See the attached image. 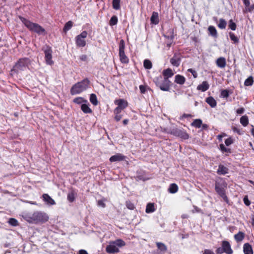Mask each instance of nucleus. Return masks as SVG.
<instances>
[{
    "label": "nucleus",
    "instance_id": "1",
    "mask_svg": "<svg viewBox=\"0 0 254 254\" xmlns=\"http://www.w3.org/2000/svg\"><path fill=\"white\" fill-rule=\"evenodd\" d=\"M22 216L25 221L31 224H43L46 223L49 220L48 214L42 211L24 213Z\"/></svg>",
    "mask_w": 254,
    "mask_h": 254
},
{
    "label": "nucleus",
    "instance_id": "2",
    "mask_svg": "<svg viewBox=\"0 0 254 254\" xmlns=\"http://www.w3.org/2000/svg\"><path fill=\"white\" fill-rule=\"evenodd\" d=\"M19 19L30 31L36 33L38 35H46L47 32L45 29L38 24L33 23L21 16H19Z\"/></svg>",
    "mask_w": 254,
    "mask_h": 254
},
{
    "label": "nucleus",
    "instance_id": "3",
    "mask_svg": "<svg viewBox=\"0 0 254 254\" xmlns=\"http://www.w3.org/2000/svg\"><path fill=\"white\" fill-rule=\"evenodd\" d=\"M89 87V81L87 79H84L81 82L75 84L70 89V93L72 95L79 94L85 91Z\"/></svg>",
    "mask_w": 254,
    "mask_h": 254
},
{
    "label": "nucleus",
    "instance_id": "4",
    "mask_svg": "<svg viewBox=\"0 0 254 254\" xmlns=\"http://www.w3.org/2000/svg\"><path fill=\"white\" fill-rule=\"evenodd\" d=\"M125 244V242L121 239L110 242L106 247V251L108 253H118L119 248L124 246Z\"/></svg>",
    "mask_w": 254,
    "mask_h": 254
},
{
    "label": "nucleus",
    "instance_id": "5",
    "mask_svg": "<svg viewBox=\"0 0 254 254\" xmlns=\"http://www.w3.org/2000/svg\"><path fill=\"white\" fill-rule=\"evenodd\" d=\"M154 81L156 85L162 91H168L170 89V81L167 78H164L161 76L156 77Z\"/></svg>",
    "mask_w": 254,
    "mask_h": 254
},
{
    "label": "nucleus",
    "instance_id": "6",
    "mask_svg": "<svg viewBox=\"0 0 254 254\" xmlns=\"http://www.w3.org/2000/svg\"><path fill=\"white\" fill-rule=\"evenodd\" d=\"M30 63V60L28 58L20 59L13 66V70L16 72L24 70L28 67Z\"/></svg>",
    "mask_w": 254,
    "mask_h": 254
},
{
    "label": "nucleus",
    "instance_id": "7",
    "mask_svg": "<svg viewBox=\"0 0 254 254\" xmlns=\"http://www.w3.org/2000/svg\"><path fill=\"white\" fill-rule=\"evenodd\" d=\"M87 36V32L84 31L75 37L76 45L77 47H83L86 45L85 38Z\"/></svg>",
    "mask_w": 254,
    "mask_h": 254
},
{
    "label": "nucleus",
    "instance_id": "8",
    "mask_svg": "<svg viewBox=\"0 0 254 254\" xmlns=\"http://www.w3.org/2000/svg\"><path fill=\"white\" fill-rule=\"evenodd\" d=\"M115 104L118 106L114 110L115 114H120L122 110L125 109L128 105V103L127 101L121 99L115 100Z\"/></svg>",
    "mask_w": 254,
    "mask_h": 254
},
{
    "label": "nucleus",
    "instance_id": "9",
    "mask_svg": "<svg viewBox=\"0 0 254 254\" xmlns=\"http://www.w3.org/2000/svg\"><path fill=\"white\" fill-rule=\"evenodd\" d=\"M225 186L224 185H222L219 183H216L215 184V190L226 202H228V198L225 194Z\"/></svg>",
    "mask_w": 254,
    "mask_h": 254
},
{
    "label": "nucleus",
    "instance_id": "10",
    "mask_svg": "<svg viewBox=\"0 0 254 254\" xmlns=\"http://www.w3.org/2000/svg\"><path fill=\"white\" fill-rule=\"evenodd\" d=\"M217 253H225L227 254H232L233 251L231 248L230 243L227 241H223L222 244V248L218 249Z\"/></svg>",
    "mask_w": 254,
    "mask_h": 254
},
{
    "label": "nucleus",
    "instance_id": "11",
    "mask_svg": "<svg viewBox=\"0 0 254 254\" xmlns=\"http://www.w3.org/2000/svg\"><path fill=\"white\" fill-rule=\"evenodd\" d=\"M45 58L46 64L49 65H52L54 62L52 60V50L50 47H47L44 50Z\"/></svg>",
    "mask_w": 254,
    "mask_h": 254
},
{
    "label": "nucleus",
    "instance_id": "12",
    "mask_svg": "<svg viewBox=\"0 0 254 254\" xmlns=\"http://www.w3.org/2000/svg\"><path fill=\"white\" fill-rule=\"evenodd\" d=\"M126 158V157L122 154L118 153L116 154L110 158V161L111 162H117V161H121L124 160Z\"/></svg>",
    "mask_w": 254,
    "mask_h": 254
},
{
    "label": "nucleus",
    "instance_id": "13",
    "mask_svg": "<svg viewBox=\"0 0 254 254\" xmlns=\"http://www.w3.org/2000/svg\"><path fill=\"white\" fill-rule=\"evenodd\" d=\"M43 200L48 205H54L56 204L55 200L48 194L45 193L42 195Z\"/></svg>",
    "mask_w": 254,
    "mask_h": 254
},
{
    "label": "nucleus",
    "instance_id": "14",
    "mask_svg": "<svg viewBox=\"0 0 254 254\" xmlns=\"http://www.w3.org/2000/svg\"><path fill=\"white\" fill-rule=\"evenodd\" d=\"M216 65L220 68H224L226 65V60L223 57L218 58L216 61Z\"/></svg>",
    "mask_w": 254,
    "mask_h": 254
},
{
    "label": "nucleus",
    "instance_id": "15",
    "mask_svg": "<svg viewBox=\"0 0 254 254\" xmlns=\"http://www.w3.org/2000/svg\"><path fill=\"white\" fill-rule=\"evenodd\" d=\"M174 134L184 139H188L189 138V135L187 133L180 129L175 130Z\"/></svg>",
    "mask_w": 254,
    "mask_h": 254
},
{
    "label": "nucleus",
    "instance_id": "16",
    "mask_svg": "<svg viewBox=\"0 0 254 254\" xmlns=\"http://www.w3.org/2000/svg\"><path fill=\"white\" fill-rule=\"evenodd\" d=\"M209 87V85L207 81H203L202 83L197 87V89L202 92L206 91Z\"/></svg>",
    "mask_w": 254,
    "mask_h": 254
},
{
    "label": "nucleus",
    "instance_id": "17",
    "mask_svg": "<svg viewBox=\"0 0 254 254\" xmlns=\"http://www.w3.org/2000/svg\"><path fill=\"white\" fill-rule=\"evenodd\" d=\"M186 78L184 76L177 74L175 77V82L177 84L182 85L185 83Z\"/></svg>",
    "mask_w": 254,
    "mask_h": 254
},
{
    "label": "nucleus",
    "instance_id": "18",
    "mask_svg": "<svg viewBox=\"0 0 254 254\" xmlns=\"http://www.w3.org/2000/svg\"><path fill=\"white\" fill-rule=\"evenodd\" d=\"M245 236V234L244 233L239 231L237 234L234 235V239L238 243L242 242Z\"/></svg>",
    "mask_w": 254,
    "mask_h": 254
},
{
    "label": "nucleus",
    "instance_id": "19",
    "mask_svg": "<svg viewBox=\"0 0 254 254\" xmlns=\"http://www.w3.org/2000/svg\"><path fill=\"white\" fill-rule=\"evenodd\" d=\"M171 64L175 66L178 67L180 64V59L176 55H174L170 60Z\"/></svg>",
    "mask_w": 254,
    "mask_h": 254
},
{
    "label": "nucleus",
    "instance_id": "20",
    "mask_svg": "<svg viewBox=\"0 0 254 254\" xmlns=\"http://www.w3.org/2000/svg\"><path fill=\"white\" fill-rule=\"evenodd\" d=\"M162 74L164 76V78L168 79L174 75L173 70L170 68H167L163 71Z\"/></svg>",
    "mask_w": 254,
    "mask_h": 254
},
{
    "label": "nucleus",
    "instance_id": "21",
    "mask_svg": "<svg viewBox=\"0 0 254 254\" xmlns=\"http://www.w3.org/2000/svg\"><path fill=\"white\" fill-rule=\"evenodd\" d=\"M243 251L245 254H253L252 248L248 243H246L244 245Z\"/></svg>",
    "mask_w": 254,
    "mask_h": 254
},
{
    "label": "nucleus",
    "instance_id": "22",
    "mask_svg": "<svg viewBox=\"0 0 254 254\" xmlns=\"http://www.w3.org/2000/svg\"><path fill=\"white\" fill-rule=\"evenodd\" d=\"M150 21L151 23L154 24H157L159 23V17L158 14L156 12H153L152 13V16L150 18Z\"/></svg>",
    "mask_w": 254,
    "mask_h": 254
},
{
    "label": "nucleus",
    "instance_id": "23",
    "mask_svg": "<svg viewBox=\"0 0 254 254\" xmlns=\"http://www.w3.org/2000/svg\"><path fill=\"white\" fill-rule=\"evenodd\" d=\"M219 149L223 153H225L226 155H229L231 153V150L225 146L223 144H220L219 145Z\"/></svg>",
    "mask_w": 254,
    "mask_h": 254
},
{
    "label": "nucleus",
    "instance_id": "24",
    "mask_svg": "<svg viewBox=\"0 0 254 254\" xmlns=\"http://www.w3.org/2000/svg\"><path fill=\"white\" fill-rule=\"evenodd\" d=\"M206 103L209 104L212 108L216 107L217 103L216 100L212 97H209L206 99Z\"/></svg>",
    "mask_w": 254,
    "mask_h": 254
},
{
    "label": "nucleus",
    "instance_id": "25",
    "mask_svg": "<svg viewBox=\"0 0 254 254\" xmlns=\"http://www.w3.org/2000/svg\"><path fill=\"white\" fill-rule=\"evenodd\" d=\"M243 2L247 11H252L254 9V4L250 5V0H243Z\"/></svg>",
    "mask_w": 254,
    "mask_h": 254
},
{
    "label": "nucleus",
    "instance_id": "26",
    "mask_svg": "<svg viewBox=\"0 0 254 254\" xmlns=\"http://www.w3.org/2000/svg\"><path fill=\"white\" fill-rule=\"evenodd\" d=\"M228 169L227 167L219 165L217 170V173L220 175H225L228 173Z\"/></svg>",
    "mask_w": 254,
    "mask_h": 254
},
{
    "label": "nucleus",
    "instance_id": "27",
    "mask_svg": "<svg viewBox=\"0 0 254 254\" xmlns=\"http://www.w3.org/2000/svg\"><path fill=\"white\" fill-rule=\"evenodd\" d=\"M178 190V187L176 184H171L168 188V191L171 193H175Z\"/></svg>",
    "mask_w": 254,
    "mask_h": 254
},
{
    "label": "nucleus",
    "instance_id": "28",
    "mask_svg": "<svg viewBox=\"0 0 254 254\" xmlns=\"http://www.w3.org/2000/svg\"><path fill=\"white\" fill-rule=\"evenodd\" d=\"M120 61L122 63L127 64L128 62V59L125 55V52H119Z\"/></svg>",
    "mask_w": 254,
    "mask_h": 254
},
{
    "label": "nucleus",
    "instance_id": "29",
    "mask_svg": "<svg viewBox=\"0 0 254 254\" xmlns=\"http://www.w3.org/2000/svg\"><path fill=\"white\" fill-rule=\"evenodd\" d=\"M208 30L210 35L215 38L217 37V32L215 27L210 26L208 28Z\"/></svg>",
    "mask_w": 254,
    "mask_h": 254
},
{
    "label": "nucleus",
    "instance_id": "30",
    "mask_svg": "<svg viewBox=\"0 0 254 254\" xmlns=\"http://www.w3.org/2000/svg\"><path fill=\"white\" fill-rule=\"evenodd\" d=\"M81 109L84 113L87 114L92 112V110L89 108L88 105L86 103L81 105Z\"/></svg>",
    "mask_w": 254,
    "mask_h": 254
},
{
    "label": "nucleus",
    "instance_id": "31",
    "mask_svg": "<svg viewBox=\"0 0 254 254\" xmlns=\"http://www.w3.org/2000/svg\"><path fill=\"white\" fill-rule=\"evenodd\" d=\"M155 209L154 208V203H148L146 207V212L150 213L155 211Z\"/></svg>",
    "mask_w": 254,
    "mask_h": 254
},
{
    "label": "nucleus",
    "instance_id": "32",
    "mask_svg": "<svg viewBox=\"0 0 254 254\" xmlns=\"http://www.w3.org/2000/svg\"><path fill=\"white\" fill-rule=\"evenodd\" d=\"M202 122L200 119H195L191 123V125L196 128H200L202 125Z\"/></svg>",
    "mask_w": 254,
    "mask_h": 254
},
{
    "label": "nucleus",
    "instance_id": "33",
    "mask_svg": "<svg viewBox=\"0 0 254 254\" xmlns=\"http://www.w3.org/2000/svg\"><path fill=\"white\" fill-rule=\"evenodd\" d=\"M240 123L244 127L247 126L249 124L248 117L245 115L240 118Z\"/></svg>",
    "mask_w": 254,
    "mask_h": 254
},
{
    "label": "nucleus",
    "instance_id": "34",
    "mask_svg": "<svg viewBox=\"0 0 254 254\" xmlns=\"http://www.w3.org/2000/svg\"><path fill=\"white\" fill-rule=\"evenodd\" d=\"M217 25L220 29H223L226 28L227 22L224 19L221 18L219 19V23Z\"/></svg>",
    "mask_w": 254,
    "mask_h": 254
},
{
    "label": "nucleus",
    "instance_id": "35",
    "mask_svg": "<svg viewBox=\"0 0 254 254\" xmlns=\"http://www.w3.org/2000/svg\"><path fill=\"white\" fill-rule=\"evenodd\" d=\"M75 192L73 190L69 192L67 195V199L70 202H73L75 199Z\"/></svg>",
    "mask_w": 254,
    "mask_h": 254
},
{
    "label": "nucleus",
    "instance_id": "36",
    "mask_svg": "<svg viewBox=\"0 0 254 254\" xmlns=\"http://www.w3.org/2000/svg\"><path fill=\"white\" fill-rule=\"evenodd\" d=\"M157 248L162 253H165L167 250L166 246L162 243H157L156 244Z\"/></svg>",
    "mask_w": 254,
    "mask_h": 254
},
{
    "label": "nucleus",
    "instance_id": "37",
    "mask_svg": "<svg viewBox=\"0 0 254 254\" xmlns=\"http://www.w3.org/2000/svg\"><path fill=\"white\" fill-rule=\"evenodd\" d=\"M90 101L94 105L98 104V101L96 95L94 94H91L90 96Z\"/></svg>",
    "mask_w": 254,
    "mask_h": 254
},
{
    "label": "nucleus",
    "instance_id": "38",
    "mask_svg": "<svg viewBox=\"0 0 254 254\" xmlns=\"http://www.w3.org/2000/svg\"><path fill=\"white\" fill-rule=\"evenodd\" d=\"M120 0H113V7L116 10H118L120 8Z\"/></svg>",
    "mask_w": 254,
    "mask_h": 254
},
{
    "label": "nucleus",
    "instance_id": "39",
    "mask_svg": "<svg viewBox=\"0 0 254 254\" xmlns=\"http://www.w3.org/2000/svg\"><path fill=\"white\" fill-rule=\"evenodd\" d=\"M144 67L146 69H151L152 68V63L149 60H145L143 62Z\"/></svg>",
    "mask_w": 254,
    "mask_h": 254
},
{
    "label": "nucleus",
    "instance_id": "40",
    "mask_svg": "<svg viewBox=\"0 0 254 254\" xmlns=\"http://www.w3.org/2000/svg\"><path fill=\"white\" fill-rule=\"evenodd\" d=\"M72 24H73V23H72V21H68L67 23H65L64 27V30L65 32L68 31L72 27Z\"/></svg>",
    "mask_w": 254,
    "mask_h": 254
},
{
    "label": "nucleus",
    "instance_id": "41",
    "mask_svg": "<svg viewBox=\"0 0 254 254\" xmlns=\"http://www.w3.org/2000/svg\"><path fill=\"white\" fill-rule=\"evenodd\" d=\"M229 36H230V38L231 39V40L233 41V42L234 43H238L239 42V39L238 38V37L235 36V35L232 33V32H230L229 33Z\"/></svg>",
    "mask_w": 254,
    "mask_h": 254
},
{
    "label": "nucleus",
    "instance_id": "42",
    "mask_svg": "<svg viewBox=\"0 0 254 254\" xmlns=\"http://www.w3.org/2000/svg\"><path fill=\"white\" fill-rule=\"evenodd\" d=\"M73 102L75 103H76L78 104H83V103H84V102H85V103L87 102V101L86 100H84V99L82 97H77V98H75L73 100Z\"/></svg>",
    "mask_w": 254,
    "mask_h": 254
},
{
    "label": "nucleus",
    "instance_id": "43",
    "mask_svg": "<svg viewBox=\"0 0 254 254\" xmlns=\"http://www.w3.org/2000/svg\"><path fill=\"white\" fill-rule=\"evenodd\" d=\"M254 82L253 78L252 76L248 77L245 81L244 84L246 86H251Z\"/></svg>",
    "mask_w": 254,
    "mask_h": 254
},
{
    "label": "nucleus",
    "instance_id": "44",
    "mask_svg": "<svg viewBox=\"0 0 254 254\" xmlns=\"http://www.w3.org/2000/svg\"><path fill=\"white\" fill-rule=\"evenodd\" d=\"M125 43L124 40H121L119 44V52H125Z\"/></svg>",
    "mask_w": 254,
    "mask_h": 254
},
{
    "label": "nucleus",
    "instance_id": "45",
    "mask_svg": "<svg viewBox=\"0 0 254 254\" xmlns=\"http://www.w3.org/2000/svg\"><path fill=\"white\" fill-rule=\"evenodd\" d=\"M118 22V18L116 16H113L110 20V24L111 25H115Z\"/></svg>",
    "mask_w": 254,
    "mask_h": 254
},
{
    "label": "nucleus",
    "instance_id": "46",
    "mask_svg": "<svg viewBox=\"0 0 254 254\" xmlns=\"http://www.w3.org/2000/svg\"><path fill=\"white\" fill-rule=\"evenodd\" d=\"M8 223L10 225L13 226H16L18 225L17 220L14 218H10L8 220Z\"/></svg>",
    "mask_w": 254,
    "mask_h": 254
},
{
    "label": "nucleus",
    "instance_id": "47",
    "mask_svg": "<svg viewBox=\"0 0 254 254\" xmlns=\"http://www.w3.org/2000/svg\"><path fill=\"white\" fill-rule=\"evenodd\" d=\"M229 28L232 30H235L236 29V24L232 20H230L229 22Z\"/></svg>",
    "mask_w": 254,
    "mask_h": 254
},
{
    "label": "nucleus",
    "instance_id": "48",
    "mask_svg": "<svg viewBox=\"0 0 254 254\" xmlns=\"http://www.w3.org/2000/svg\"><path fill=\"white\" fill-rule=\"evenodd\" d=\"M229 95V91L227 90H223L221 91V97L222 98H227Z\"/></svg>",
    "mask_w": 254,
    "mask_h": 254
},
{
    "label": "nucleus",
    "instance_id": "49",
    "mask_svg": "<svg viewBox=\"0 0 254 254\" xmlns=\"http://www.w3.org/2000/svg\"><path fill=\"white\" fill-rule=\"evenodd\" d=\"M233 143V140L232 137H230L225 140V144L228 146Z\"/></svg>",
    "mask_w": 254,
    "mask_h": 254
},
{
    "label": "nucleus",
    "instance_id": "50",
    "mask_svg": "<svg viewBox=\"0 0 254 254\" xmlns=\"http://www.w3.org/2000/svg\"><path fill=\"white\" fill-rule=\"evenodd\" d=\"M126 206L128 209L130 210H132L134 208L133 204L130 202V201H127L126 202Z\"/></svg>",
    "mask_w": 254,
    "mask_h": 254
},
{
    "label": "nucleus",
    "instance_id": "51",
    "mask_svg": "<svg viewBox=\"0 0 254 254\" xmlns=\"http://www.w3.org/2000/svg\"><path fill=\"white\" fill-rule=\"evenodd\" d=\"M98 205L99 206L102 207H105L106 206V204L105 203V200L101 199L99 200L97 202Z\"/></svg>",
    "mask_w": 254,
    "mask_h": 254
},
{
    "label": "nucleus",
    "instance_id": "52",
    "mask_svg": "<svg viewBox=\"0 0 254 254\" xmlns=\"http://www.w3.org/2000/svg\"><path fill=\"white\" fill-rule=\"evenodd\" d=\"M188 71L190 72L192 74V75H193L194 78H195L197 77V73L194 70L192 69V68H189L188 69Z\"/></svg>",
    "mask_w": 254,
    "mask_h": 254
},
{
    "label": "nucleus",
    "instance_id": "53",
    "mask_svg": "<svg viewBox=\"0 0 254 254\" xmlns=\"http://www.w3.org/2000/svg\"><path fill=\"white\" fill-rule=\"evenodd\" d=\"M139 89L141 93H144L146 91L147 87L142 85L139 86Z\"/></svg>",
    "mask_w": 254,
    "mask_h": 254
},
{
    "label": "nucleus",
    "instance_id": "54",
    "mask_svg": "<svg viewBox=\"0 0 254 254\" xmlns=\"http://www.w3.org/2000/svg\"><path fill=\"white\" fill-rule=\"evenodd\" d=\"M244 203L247 205V206H249L251 204V202L249 200L248 197L246 196L245 197H244Z\"/></svg>",
    "mask_w": 254,
    "mask_h": 254
},
{
    "label": "nucleus",
    "instance_id": "55",
    "mask_svg": "<svg viewBox=\"0 0 254 254\" xmlns=\"http://www.w3.org/2000/svg\"><path fill=\"white\" fill-rule=\"evenodd\" d=\"M245 111V109L244 108H240L239 109H238L236 111V113L238 114H243Z\"/></svg>",
    "mask_w": 254,
    "mask_h": 254
},
{
    "label": "nucleus",
    "instance_id": "56",
    "mask_svg": "<svg viewBox=\"0 0 254 254\" xmlns=\"http://www.w3.org/2000/svg\"><path fill=\"white\" fill-rule=\"evenodd\" d=\"M116 116H115V120L117 121H120L121 119H122V116L121 115H120L119 114H115Z\"/></svg>",
    "mask_w": 254,
    "mask_h": 254
},
{
    "label": "nucleus",
    "instance_id": "57",
    "mask_svg": "<svg viewBox=\"0 0 254 254\" xmlns=\"http://www.w3.org/2000/svg\"><path fill=\"white\" fill-rule=\"evenodd\" d=\"M226 136V134L224 133L223 134H220L217 136V138L220 140L222 141V137L223 136Z\"/></svg>",
    "mask_w": 254,
    "mask_h": 254
},
{
    "label": "nucleus",
    "instance_id": "58",
    "mask_svg": "<svg viewBox=\"0 0 254 254\" xmlns=\"http://www.w3.org/2000/svg\"><path fill=\"white\" fill-rule=\"evenodd\" d=\"M80 59L81 60L85 61L87 59V56L86 55H83L80 57Z\"/></svg>",
    "mask_w": 254,
    "mask_h": 254
},
{
    "label": "nucleus",
    "instance_id": "59",
    "mask_svg": "<svg viewBox=\"0 0 254 254\" xmlns=\"http://www.w3.org/2000/svg\"><path fill=\"white\" fill-rule=\"evenodd\" d=\"M79 254H87V253L84 250H81L79 251Z\"/></svg>",
    "mask_w": 254,
    "mask_h": 254
},
{
    "label": "nucleus",
    "instance_id": "60",
    "mask_svg": "<svg viewBox=\"0 0 254 254\" xmlns=\"http://www.w3.org/2000/svg\"><path fill=\"white\" fill-rule=\"evenodd\" d=\"M211 253H212V252H211L210 250H206L205 251L204 254H211Z\"/></svg>",
    "mask_w": 254,
    "mask_h": 254
},
{
    "label": "nucleus",
    "instance_id": "61",
    "mask_svg": "<svg viewBox=\"0 0 254 254\" xmlns=\"http://www.w3.org/2000/svg\"><path fill=\"white\" fill-rule=\"evenodd\" d=\"M202 127L203 129H206L208 127V126L206 124H202Z\"/></svg>",
    "mask_w": 254,
    "mask_h": 254
},
{
    "label": "nucleus",
    "instance_id": "62",
    "mask_svg": "<svg viewBox=\"0 0 254 254\" xmlns=\"http://www.w3.org/2000/svg\"><path fill=\"white\" fill-rule=\"evenodd\" d=\"M128 122V120H127V119L124 120L123 121V124H124V125H127V124Z\"/></svg>",
    "mask_w": 254,
    "mask_h": 254
},
{
    "label": "nucleus",
    "instance_id": "63",
    "mask_svg": "<svg viewBox=\"0 0 254 254\" xmlns=\"http://www.w3.org/2000/svg\"><path fill=\"white\" fill-rule=\"evenodd\" d=\"M190 116H191V115H189V114H188V115L185 114V115H183V117H185V118L189 117H190Z\"/></svg>",
    "mask_w": 254,
    "mask_h": 254
},
{
    "label": "nucleus",
    "instance_id": "64",
    "mask_svg": "<svg viewBox=\"0 0 254 254\" xmlns=\"http://www.w3.org/2000/svg\"><path fill=\"white\" fill-rule=\"evenodd\" d=\"M182 217L183 218H186L188 217V215L187 214H184V215H183Z\"/></svg>",
    "mask_w": 254,
    "mask_h": 254
}]
</instances>
